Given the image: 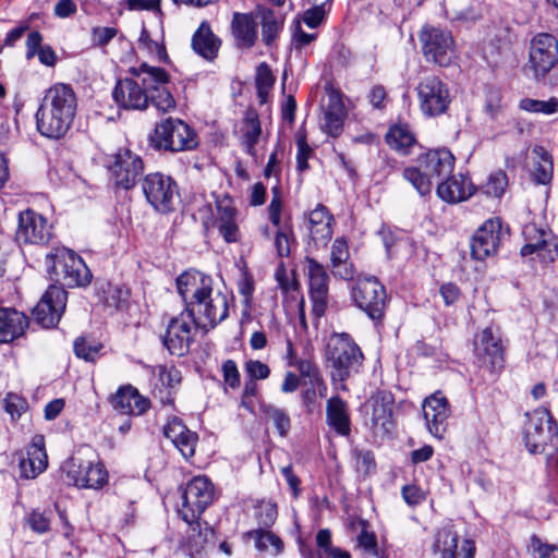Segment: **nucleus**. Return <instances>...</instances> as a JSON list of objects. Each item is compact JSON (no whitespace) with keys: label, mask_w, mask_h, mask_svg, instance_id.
<instances>
[{"label":"nucleus","mask_w":558,"mask_h":558,"mask_svg":"<svg viewBox=\"0 0 558 558\" xmlns=\"http://www.w3.org/2000/svg\"><path fill=\"white\" fill-rule=\"evenodd\" d=\"M177 289L194 325L205 332L228 317L230 295L215 288L210 277L199 271H185L178 277Z\"/></svg>","instance_id":"f257e3e1"},{"label":"nucleus","mask_w":558,"mask_h":558,"mask_svg":"<svg viewBox=\"0 0 558 558\" xmlns=\"http://www.w3.org/2000/svg\"><path fill=\"white\" fill-rule=\"evenodd\" d=\"M77 110V97L71 85L56 83L43 97L36 112L38 132L48 138H60L71 129Z\"/></svg>","instance_id":"f03ea898"},{"label":"nucleus","mask_w":558,"mask_h":558,"mask_svg":"<svg viewBox=\"0 0 558 558\" xmlns=\"http://www.w3.org/2000/svg\"><path fill=\"white\" fill-rule=\"evenodd\" d=\"M454 168V157L446 148L429 150L417 159L414 167L403 170V178L420 195H427L433 189V180H444Z\"/></svg>","instance_id":"7ed1b4c3"},{"label":"nucleus","mask_w":558,"mask_h":558,"mask_svg":"<svg viewBox=\"0 0 558 558\" xmlns=\"http://www.w3.org/2000/svg\"><path fill=\"white\" fill-rule=\"evenodd\" d=\"M326 356L332 368V379L340 381L356 373L363 361L359 345L347 333L330 337Z\"/></svg>","instance_id":"20e7f679"},{"label":"nucleus","mask_w":558,"mask_h":558,"mask_svg":"<svg viewBox=\"0 0 558 558\" xmlns=\"http://www.w3.org/2000/svg\"><path fill=\"white\" fill-rule=\"evenodd\" d=\"M50 259V276L57 283L75 288L87 286L90 282L92 274L75 252L65 247L57 248Z\"/></svg>","instance_id":"39448f33"},{"label":"nucleus","mask_w":558,"mask_h":558,"mask_svg":"<svg viewBox=\"0 0 558 558\" xmlns=\"http://www.w3.org/2000/svg\"><path fill=\"white\" fill-rule=\"evenodd\" d=\"M130 72L146 86L148 102L150 101L158 111L166 113L174 110L175 100L165 86L168 83V74L163 69L142 63L138 68H132Z\"/></svg>","instance_id":"423d86ee"},{"label":"nucleus","mask_w":558,"mask_h":558,"mask_svg":"<svg viewBox=\"0 0 558 558\" xmlns=\"http://www.w3.org/2000/svg\"><path fill=\"white\" fill-rule=\"evenodd\" d=\"M181 499L180 517L185 523H194L211 504L214 486L207 477L195 476L182 488Z\"/></svg>","instance_id":"0eeeda50"},{"label":"nucleus","mask_w":558,"mask_h":558,"mask_svg":"<svg viewBox=\"0 0 558 558\" xmlns=\"http://www.w3.org/2000/svg\"><path fill=\"white\" fill-rule=\"evenodd\" d=\"M418 39L422 53L427 62L447 66L453 60L456 44L449 31L426 25L421 29Z\"/></svg>","instance_id":"6e6552de"},{"label":"nucleus","mask_w":558,"mask_h":558,"mask_svg":"<svg viewBox=\"0 0 558 558\" xmlns=\"http://www.w3.org/2000/svg\"><path fill=\"white\" fill-rule=\"evenodd\" d=\"M151 141L156 147L172 151L190 150L197 146L193 129L182 120L172 118L156 125Z\"/></svg>","instance_id":"1a4fd4ad"},{"label":"nucleus","mask_w":558,"mask_h":558,"mask_svg":"<svg viewBox=\"0 0 558 558\" xmlns=\"http://www.w3.org/2000/svg\"><path fill=\"white\" fill-rule=\"evenodd\" d=\"M62 469L68 481L77 488L100 489L108 483V472L99 461L73 456L64 462Z\"/></svg>","instance_id":"9d476101"},{"label":"nucleus","mask_w":558,"mask_h":558,"mask_svg":"<svg viewBox=\"0 0 558 558\" xmlns=\"http://www.w3.org/2000/svg\"><path fill=\"white\" fill-rule=\"evenodd\" d=\"M420 109L424 116L435 117L447 111L451 95L446 83L435 75L422 78L416 87Z\"/></svg>","instance_id":"9b49d317"},{"label":"nucleus","mask_w":558,"mask_h":558,"mask_svg":"<svg viewBox=\"0 0 558 558\" xmlns=\"http://www.w3.org/2000/svg\"><path fill=\"white\" fill-rule=\"evenodd\" d=\"M558 62V41L549 34L541 33L530 43L529 68L535 78L544 77Z\"/></svg>","instance_id":"f8f14e48"},{"label":"nucleus","mask_w":558,"mask_h":558,"mask_svg":"<svg viewBox=\"0 0 558 558\" xmlns=\"http://www.w3.org/2000/svg\"><path fill=\"white\" fill-rule=\"evenodd\" d=\"M197 328L191 314L187 311L182 312L169 320L162 339L163 345L171 354L184 355L194 341V332Z\"/></svg>","instance_id":"ddd939ff"},{"label":"nucleus","mask_w":558,"mask_h":558,"mask_svg":"<svg viewBox=\"0 0 558 558\" xmlns=\"http://www.w3.org/2000/svg\"><path fill=\"white\" fill-rule=\"evenodd\" d=\"M474 352L478 366L490 374H498L504 367V347L500 337L492 328L483 329L474 340Z\"/></svg>","instance_id":"4468645a"},{"label":"nucleus","mask_w":558,"mask_h":558,"mask_svg":"<svg viewBox=\"0 0 558 558\" xmlns=\"http://www.w3.org/2000/svg\"><path fill=\"white\" fill-rule=\"evenodd\" d=\"M147 202L158 211L167 213L178 196L177 184L168 175L162 173H149L142 184Z\"/></svg>","instance_id":"2eb2a0df"},{"label":"nucleus","mask_w":558,"mask_h":558,"mask_svg":"<svg viewBox=\"0 0 558 558\" xmlns=\"http://www.w3.org/2000/svg\"><path fill=\"white\" fill-rule=\"evenodd\" d=\"M68 293L60 287L50 286L33 310V317L44 328L54 327L65 310Z\"/></svg>","instance_id":"dca6fc26"},{"label":"nucleus","mask_w":558,"mask_h":558,"mask_svg":"<svg viewBox=\"0 0 558 558\" xmlns=\"http://www.w3.org/2000/svg\"><path fill=\"white\" fill-rule=\"evenodd\" d=\"M523 236L525 244L521 248L522 256L536 254L542 263H551L558 256V244L550 231L527 223L523 228Z\"/></svg>","instance_id":"f3484780"},{"label":"nucleus","mask_w":558,"mask_h":558,"mask_svg":"<svg viewBox=\"0 0 558 558\" xmlns=\"http://www.w3.org/2000/svg\"><path fill=\"white\" fill-rule=\"evenodd\" d=\"M356 305L372 319L380 318L385 306V289L376 278L357 280L352 291Z\"/></svg>","instance_id":"a211bd4d"},{"label":"nucleus","mask_w":558,"mask_h":558,"mask_svg":"<svg viewBox=\"0 0 558 558\" xmlns=\"http://www.w3.org/2000/svg\"><path fill=\"white\" fill-rule=\"evenodd\" d=\"M142 159L128 148L119 149L113 155V161L109 170L114 183L125 190L135 185L143 172Z\"/></svg>","instance_id":"6ab92c4d"},{"label":"nucleus","mask_w":558,"mask_h":558,"mask_svg":"<svg viewBox=\"0 0 558 558\" xmlns=\"http://www.w3.org/2000/svg\"><path fill=\"white\" fill-rule=\"evenodd\" d=\"M52 227L40 214L27 209L19 216L16 239L26 244H45L51 238Z\"/></svg>","instance_id":"aec40b11"},{"label":"nucleus","mask_w":558,"mask_h":558,"mask_svg":"<svg viewBox=\"0 0 558 558\" xmlns=\"http://www.w3.org/2000/svg\"><path fill=\"white\" fill-rule=\"evenodd\" d=\"M502 235V222L498 217L486 220L471 240V254L475 259L483 260L495 254Z\"/></svg>","instance_id":"412c9836"},{"label":"nucleus","mask_w":558,"mask_h":558,"mask_svg":"<svg viewBox=\"0 0 558 558\" xmlns=\"http://www.w3.org/2000/svg\"><path fill=\"white\" fill-rule=\"evenodd\" d=\"M433 550L440 558H474L476 547L472 539H461L456 531L445 526L438 530Z\"/></svg>","instance_id":"4be33fe9"},{"label":"nucleus","mask_w":558,"mask_h":558,"mask_svg":"<svg viewBox=\"0 0 558 558\" xmlns=\"http://www.w3.org/2000/svg\"><path fill=\"white\" fill-rule=\"evenodd\" d=\"M310 286V296L313 303V313L320 317L325 314L328 305V281L329 277L325 267L314 258L305 259Z\"/></svg>","instance_id":"5701e85b"},{"label":"nucleus","mask_w":558,"mask_h":558,"mask_svg":"<svg viewBox=\"0 0 558 558\" xmlns=\"http://www.w3.org/2000/svg\"><path fill=\"white\" fill-rule=\"evenodd\" d=\"M523 433L525 447L534 454L543 452L548 445L555 446L558 440L556 421H527Z\"/></svg>","instance_id":"b1692460"},{"label":"nucleus","mask_w":558,"mask_h":558,"mask_svg":"<svg viewBox=\"0 0 558 558\" xmlns=\"http://www.w3.org/2000/svg\"><path fill=\"white\" fill-rule=\"evenodd\" d=\"M214 226L227 243H234L240 240L238 210L233 201L227 195L216 199Z\"/></svg>","instance_id":"393cba45"},{"label":"nucleus","mask_w":558,"mask_h":558,"mask_svg":"<svg viewBox=\"0 0 558 558\" xmlns=\"http://www.w3.org/2000/svg\"><path fill=\"white\" fill-rule=\"evenodd\" d=\"M112 97L118 106L124 109L144 110L148 106V89L134 78L120 80Z\"/></svg>","instance_id":"a878e982"},{"label":"nucleus","mask_w":558,"mask_h":558,"mask_svg":"<svg viewBox=\"0 0 558 558\" xmlns=\"http://www.w3.org/2000/svg\"><path fill=\"white\" fill-rule=\"evenodd\" d=\"M111 402L120 415L141 416L150 407L149 399L140 395L132 386L120 388Z\"/></svg>","instance_id":"bb28decb"},{"label":"nucleus","mask_w":558,"mask_h":558,"mask_svg":"<svg viewBox=\"0 0 558 558\" xmlns=\"http://www.w3.org/2000/svg\"><path fill=\"white\" fill-rule=\"evenodd\" d=\"M333 217L328 209L318 204L308 214V232L315 246H326L332 236Z\"/></svg>","instance_id":"cd10ccee"},{"label":"nucleus","mask_w":558,"mask_h":558,"mask_svg":"<svg viewBox=\"0 0 558 558\" xmlns=\"http://www.w3.org/2000/svg\"><path fill=\"white\" fill-rule=\"evenodd\" d=\"M474 193L470 179L461 173L446 177L437 186V195L447 203H459Z\"/></svg>","instance_id":"c85d7f7f"},{"label":"nucleus","mask_w":558,"mask_h":558,"mask_svg":"<svg viewBox=\"0 0 558 558\" xmlns=\"http://www.w3.org/2000/svg\"><path fill=\"white\" fill-rule=\"evenodd\" d=\"M347 118V109L342 95L338 90H330L327 97V105L324 109V130L330 136H338L343 128Z\"/></svg>","instance_id":"c756f323"},{"label":"nucleus","mask_w":558,"mask_h":558,"mask_svg":"<svg viewBox=\"0 0 558 558\" xmlns=\"http://www.w3.org/2000/svg\"><path fill=\"white\" fill-rule=\"evenodd\" d=\"M284 360L288 366L299 372L298 376L302 381L322 374L313 350L305 349L302 354H299L290 339L287 340Z\"/></svg>","instance_id":"7c9ffc66"},{"label":"nucleus","mask_w":558,"mask_h":558,"mask_svg":"<svg viewBox=\"0 0 558 558\" xmlns=\"http://www.w3.org/2000/svg\"><path fill=\"white\" fill-rule=\"evenodd\" d=\"M28 328L27 316L14 308H0V343L22 337Z\"/></svg>","instance_id":"2f4dec72"},{"label":"nucleus","mask_w":558,"mask_h":558,"mask_svg":"<svg viewBox=\"0 0 558 558\" xmlns=\"http://www.w3.org/2000/svg\"><path fill=\"white\" fill-rule=\"evenodd\" d=\"M163 434L180 450L185 459L194 456L197 435L190 430L183 424V421H169L163 427Z\"/></svg>","instance_id":"473e14b6"},{"label":"nucleus","mask_w":558,"mask_h":558,"mask_svg":"<svg viewBox=\"0 0 558 558\" xmlns=\"http://www.w3.org/2000/svg\"><path fill=\"white\" fill-rule=\"evenodd\" d=\"M187 525L184 547L192 558H199L213 539L214 530L207 523H201L198 519Z\"/></svg>","instance_id":"72a5a7b5"},{"label":"nucleus","mask_w":558,"mask_h":558,"mask_svg":"<svg viewBox=\"0 0 558 558\" xmlns=\"http://www.w3.org/2000/svg\"><path fill=\"white\" fill-rule=\"evenodd\" d=\"M220 45V39L215 36L206 23H202L192 37L194 52L208 61L217 58Z\"/></svg>","instance_id":"f704fd0d"},{"label":"nucleus","mask_w":558,"mask_h":558,"mask_svg":"<svg viewBox=\"0 0 558 558\" xmlns=\"http://www.w3.org/2000/svg\"><path fill=\"white\" fill-rule=\"evenodd\" d=\"M349 246L343 238H338L333 241L330 252V262L332 274L344 280H350L353 277V267L349 263Z\"/></svg>","instance_id":"c9c22d12"},{"label":"nucleus","mask_w":558,"mask_h":558,"mask_svg":"<svg viewBox=\"0 0 558 558\" xmlns=\"http://www.w3.org/2000/svg\"><path fill=\"white\" fill-rule=\"evenodd\" d=\"M531 174L538 184H547L553 179L554 165L550 155L542 146H535L531 155Z\"/></svg>","instance_id":"e433bc0d"},{"label":"nucleus","mask_w":558,"mask_h":558,"mask_svg":"<svg viewBox=\"0 0 558 558\" xmlns=\"http://www.w3.org/2000/svg\"><path fill=\"white\" fill-rule=\"evenodd\" d=\"M231 27L239 46H254L257 37L256 23L250 14L234 13Z\"/></svg>","instance_id":"4c0bfd02"},{"label":"nucleus","mask_w":558,"mask_h":558,"mask_svg":"<svg viewBox=\"0 0 558 558\" xmlns=\"http://www.w3.org/2000/svg\"><path fill=\"white\" fill-rule=\"evenodd\" d=\"M262 135V126L258 114L255 110H247L244 114L241 126V143L246 153L254 155L255 145Z\"/></svg>","instance_id":"58836bf2"},{"label":"nucleus","mask_w":558,"mask_h":558,"mask_svg":"<svg viewBox=\"0 0 558 558\" xmlns=\"http://www.w3.org/2000/svg\"><path fill=\"white\" fill-rule=\"evenodd\" d=\"M302 401L311 411L318 404V401L327 396V385L323 374L302 381Z\"/></svg>","instance_id":"ea45409f"},{"label":"nucleus","mask_w":558,"mask_h":558,"mask_svg":"<svg viewBox=\"0 0 558 558\" xmlns=\"http://www.w3.org/2000/svg\"><path fill=\"white\" fill-rule=\"evenodd\" d=\"M246 536L254 541L256 549L260 551L267 550L269 547L272 548V554L276 556L283 551V542L271 531L256 529L248 531Z\"/></svg>","instance_id":"a19ab883"},{"label":"nucleus","mask_w":558,"mask_h":558,"mask_svg":"<svg viewBox=\"0 0 558 558\" xmlns=\"http://www.w3.org/2000/svg\"><path fill=\"white\" fill-rule=\"evenodd\" d=\"M386 142L397 151L407 154L409 148L415 143V138L408 126L392 125L386 134Z\"/></svg>","instance_id":"79ce46f5"},{"label":"nucleus","mask_w":558,"mask_h":558,"mask_svg":"<svg viewBox=\"0 0 558 558\" xmlns=\"http://www.w3.org/2000/svg\"><path fill=\"white\" fill-rule=\"evenodd\" d=\"M258 13L262 20L263 40L267 46H269L277 38L283 20L279 14L269 9H260Z\"/></svg>","instance_id":"37998d69"},{"label":"nucleus","mask_w":558,"mask_h":558,"mask_svg":"<svg viewBox=\"0 0 558 558\" xmlns=\"http://www.w3.org/2000/svg\"><path fill=\"white\" fill-rule=\"evenodd\" d=\"M476 0H446L445 9L449 16L461 21H474L480 14L475 10Z\"/></svg>","instance_id":"c03bdc74"},{"label":"nucleus","mask_w":558,"mask_h":558,"mask_svg":"<svg viewBox=\"0 0 558 558\" xmlns=\"http://www.w3.org/2000/svg\"><path fill=\"white\" fill-rule=\"evenodd\" d=\"M422 408L424 418H438L440 416L446 417L449 415L448 400L440 391L425 398Z\"/></svg>","instance_id":"a18cd8bd"},{"label":"nucleus","mask_w":558,"mask_h":558,"mask_svg":"<svg viewBox=\"0 0 558 558\" xmlns=\"http://www.w3.org/2000/svg\"><path fill=\"white\" fill-rule=\"evenodd\" d=\"M373 418H391L396 413L390 393L380 392L368 400Z\"/></svg>","instance_id":"49530a36"},{"label":"nucleus","mask_w":558,"mask_h":558,"mask_svg":"<svg viewBox=\"0 0 558 558\" xmlns=\"http://www.w3.org/2000/svg\"><path fill=\"white\" fill-rule=\"evenodd\" d=\"M508 187V175L502 170L494 171L489 174L486 182L481 185L480 190L486 196L500 198Z\"/></svg>","instance_id":"de8ad7c7"},{"label":"nucleus","mask_w":558,"mask_h":558,"mask_svg":"<svg viewBox=\"0 0 558 558\" xmlns=\"http://www.w3.org/2000/svg\"><path fill=\"white\" fill-rule=\"evenodd\" d=\"M157 375H158V381L161 386L159 389V393L161 395V400H163L162 395L165 393V398L167 401L171 400V391L170 389L173 388L175 385H178L181 381V374L180 372L174 367H167V366H158L156 368Z\"/></svg>","instance_id":"09e8293b"},{"label":"nucleus","mask_w":558,"mask_h":558,"mask_svg":"<svg viewBox=\"0 0 558 558\" xmlns=\"http://www.w3.org/2000/svg\"><path fill=\"white\" fill-rule=\"evenodd\" d=\"M100 300L108 307L119 308L128 299V291L120 287L113 286L109 282L99 288Z\"/></svg>","instance_id":"8fccbe9b"},{"label":"nucleus","mask_w":558,"mask_h":558,"mask_svg":"<svg viewBox=\"0 0 558 558\" xmlns=\"http://www.w3.org/2000/svg\"><path fill=\"white\" fill-rule=\"evenodd\" d=\"M257 95L262 104L266 102L268 93L275 83L270 68L266 63H262L257 68L256 73Z\"/></svg>","instance_id":"3c124183"},{"label":"nucleus","mask_w":558,"mask_h":558,"mask_svg":"<svg viewBox=\"0 0 558 558\" xmlns=\"http://www.w3.org/2000/svg\"><path fill=\"white\" fill-rule=\"evenodd\" d=\"M277 515V505L272 501L262 500L255 506L254 517L260 526L270 527Z\"/></svg>","instance_id":"603ef678"},{"label":"nucleus","mask_w":558,"mask_h":558,"mask_svg":"<svg viewBox=\"0 0 558 558\" xmlns=\"http://www.w3.org/2000/svg\"><path fill=\"white\" fill-rule=\"evenodd\" d=\"M520 108L527 112L551 114L558 111V99L536 100L524 98L520 101Z\"/></svg>","instance_id":"864d4df0"},{"label":"nucleus","mask_w":558,"mask_h":558,"mask_svg":"<svg viewBox=\"0 0 558 558\" xmlns=\"http://www.w3.org/2000/svg\"><path fill=\"white\" fill-rule=\"evenodd\" d=\"M101 349L102 345L99 342L88 340L84 337L77 338L74 342L76 356L85 361H95Z\"/></svg>","instance_id":"5fc2aeb1"},{"label":"nucleus","mask_w":558,"mask_h":558,"mask_svg":"<svg viewBox=\"0 0 558 558\" xmlns=\"http://www.w3.org/2000/svg\"><path fill=\"white\" fill-rule=\"evenodd\" d=\"M138 46L145 49L148 53L156 56L158 60H165L167 58L165 46L157 40H153L145 27L141 31Z\"/></svg>","instance_id":"6e6d98bb"},{"label":"nucleus","mask_w":558,"mask_h":558,"mask_svg":"<svg viewBox=\"0 0 558 558\" xmlns=\"http://www.w3.org/2000/svg\"><path fill=\"white\" fill-rule=\"evenodd\" d=\"M26 456L35 462H41L48 466V456L46 452L45 437L43 435H35L32 441L26 447Z\"/></svg>","instance_id":"4d7b16f0"},{"label":"nucleus","mask_w":558,"mask_h":558,"mask_svg":"<svg viewBox=\"0 0 558 558\" xmlns=\"http://www.w3.org/2000/svg\"><path fill=\"white\" fill-rule=\"evenodd\" d=\"M46 469L47 466H45L41 462H35L27 456H23L20 459L19 470L20 475L23 478L34 480Z\"/></svg>","instance_id":"13d9d810"},{"label":"nucleus","mask_w":558,"mask_h":558,"mask_svg":"<svg viewBox=\"0 0 558 558\" xmlns=\"http://www.w3.org/2000/svg\"><path fill=\"white\" fill-rule=\"evenodd\" d=\"M244 371L248 379L251 380H263L269 377V366L258 360H247L244 364Z\"/></svg>","instance_id":"bf43d9fd"},{"label":"nucleus","mask_w":558,"mask_h":558,"mask_svg":"<svg viewBox=\"0 0 558 558\" xmlns=\"http://www.w3.org/2000/svg\"><path fill=\"white\" fill-rule=\"evenodd\" d=\"M356 469L363 474L367 475L375 471L376 462L372 451L369 450H357L353 451Z\"/></svg>","instance_id":"052dcab7"},{"label":"nucleus","mask_w":558,"mask_h":558,"mask_svg":"<svg viewBox=\"0 0 558 558\" xmlns=\"http://www.w3.org/2000/svg\"><path fill=\"white\" fill-rule=\"evenodd\" d=\"M275 247L279 257H287L291 252V231L288 228L276 227Z\"/></svg>","instance_id":"680f3d73"},{"label":"nucleus","mask_w":558,"mask_h":558,"mask_svg":"<svg viewBox=\"0 0 558 558\" xmlns=\"http://www.w3.org/2000/svg\"><path fill=\"white\" fill-rule=\"evenodd\" d=\"M5 412L11 416H22L27 410V402L24 398L15 395L8 393L4 399Z\"/></svg>","instance_id":"e2e57ef3"},{"label":"nucleus","mask_w":558,"mask_h":558,"mask_svg":"<svg viewBox=\"0 0 558 558\" xmlns=\"http://www.w3.org/2000/svg\"><path fill=\"white\" fill-rule=\"evenodd\" d=\"M29 527L39 534L46 533L50 526V517L45 511L33 510L27 517Z\"/></svg>","instance_id":"0e129e2a"},{"label":"nucleus","mask_w":558,"mask_h":558,"mask_svg":"<svg viewBox=\"0 0 558 558\" xmlns=\"http://www.w3.org/2000/svg\"><path fill=\"white\" fill-rule=\"evenodd\" d=\"M223 381L226 386L231 389H238L240 387V372L233 360H227L221 366Z\"/></svg>","instance_id":"69168bd1"},{"label":"nucleus","mask_w":558,"mask_h":558,"mask_svg":"<svg viewBox=\"0 0 558 558\" xmlns=\"http://www.w3.org/2000/svg\"><path fill=\"white\" fill-rule=\"evenodd\" d=\"M326 7L327 5L312 4V8L303 13V22L311 28L317 27L326 17L328 12Z\"/></svg>","instance_id":"338daca9"},{"label":"nucleus","mask_w":558,"mask_h":558,"mask_svg":"<svg viewBox=\"0 0 558 558\" xmlns=\"http://www.w3.org/2000/svg\"><path fill=\"white\" fill-rule=\"evenodd\" d=\"M326 413L327 418H349L347 404L339 397H332L328 400Z\"/></svg>","instance_id":"774afa93"}]
</instances>
